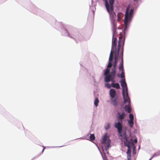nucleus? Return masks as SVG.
Listing matches in <instances>:
<instances>
[{
  "label": "nucleus",
  "instance_id": "f257e3e1",
  "mask_svg": "<svg viewBox=\"0 0 160 160\" xmlns=\"http://www.w3.org/2000/svg\"><path fill=\"white\" fill-rule=\"evenodd\" d=\"M119 55L117 53H115L114 62L113 63V67L112 69V71L109 74L108 76L105 77L104 81L105 82H109L110 81L114 82L115 78L116 73V67L117 64V60L118 58Z\"/></svg>",
  "mask_w": 160,
  "mask_h": 160
},
{
  "label": "nucleus",
  "instance_id": "f03ea898",
  "mask_svg": "<svg viewBox=\"0 0 160 160\" xmlns=\"http://www.w3.org/2000/svg\"><path fill=\"white\" fill-rule=\"evenodd\" d=\"M117 38L115 37L113 38L112 41V50L115 53H117L118 55H119L120 52V48L121 44L124 45V42L122 40V37L120 36L119 38V40L118 45V48L117 49L116 46L117 44Z\"/></svg>",
  "mask_w": 160,
  "mask_h": 160
},
{
  "label": "nucleus",
  "instance_id": "7ed1b4c3",
  "mask_svg": "<svg viewBox=\"0 0 160 160\" xmlns=\"http://www.w3.org/2000/svg\"><path fill=\"white\" fill-rule=\"evenodd\" d=\"M120 82L122 89V94L124 99V102L125 103L128 102L130 104V99L128 95V88L125 79L121 80Z\"/></svg>",
  "mask_w": 160,
  "mask_h": 160
},
{
  "label": "nucleus",
  "instance_id": "20e7f679",
  "mask_svg": "<svg viewBox=\"0 0 160 160\" xmlns=\"http://www.w3.org/2000/svg\"><path fill=\"white\" fill-rule=\"evenodd\" d=\"M130 7L128 6L126 8L125 15L124 23L126 26L128 22L130 21L133 16V10L131 9L129 11Z\"/></svg>",
  "mask_w": 160,
  "mask_h": 160
},
{
  "label": "nucleus",
  "instance_id": "39448f33",
  "mask_svg": "<svg viewBox=\"0 0 160 160\" xmlns=\"http://www.w3.org/2000/svg\"><path fill=\"white\" fill-rule=\"evenodd\" d=\"M115 0H109V2L110 4L109 6L107 0H105V6L108 12H113V4Z\"/></svg>",
  "mask_w": 160,
  "mask_h": 160
},
{
  "label": "nucleus",
  "instance_id": "423d86ee",
  "mask_svg": "<svg viewBox=\"0 0 160 160\" xmlns=\"http://www.w3.org/2000/svg\"><path fill=\"white\" fill-rule=\"evenodd\" d=\"M114 127L118 129V133L119 136L121 137H122L121 133L122 130V125L121 122H116L114 124Z\"/></svg>",
  "mask_w": 160,
  "mask_h": 160
},
{
  "label": "nucleus",
  "instance_id": "0eeeda50",
  "mask_svg": "<svg viewBox=\"0 0 160 160\" xmlns=\"http://www.w3.org/2000/svg\"><path fill=\"white\" fill-rule=\"evenodd\" d=\"M123 49L121 50V54H122V57L121 58V61L119 64L118 68L119 70L122 71H124V67H123Z\"/></svg>",
  "mask_w": 160,
  "mask_h": 160
},
{
  "label": "nucleus",
  "instance_id": "6e6552de",
  "mask_svg": "<svg viewBox=\"0 0 160 160\" xmlns=\"http://www.w3.org/2000/svg\"><path fill=\"white\" fill-rule=\"evenodd\" d=\"M112 65V62H109L108 63L107 66V68L105 71L104 74V75L105 76V77H107V76H109V74H108L109 72V69L111 67Z\"/></svg>",
  "mask_w": 160,
  "mask_h": 160
},
{
  "label": "nucleus",
  "instance_id": "1a4fd4ad",
  "mask_svg": "<svg viewBox=\"0 0 160 160\" xmlns=\"http://www.w3.org/2000/svg\"><path fill=\"white\" fill-rule=\"evenodd\" d=\"M124 137L123 139L125 140L124 142V145L126 146V145H127V144H132V142H130V141H128V138L126 132L124 133Z\"/></svg>",
  "mask_w": 160,
  "mask_h": 160
},
{
  "label": "nucleus",
  "instance_id": "9d476101",
  "mask_svg": "<svg viewBox=\"0 0 160 160\" xmlns=\"http://www.w3.org/2000/svg\"><path fill=\"white\" fill-rule=\"evenodd\" d=\"M116 94V92L114 89H111L110 90L109 94L111 98H114Z\"/></svg>",
  "mask_w": 160,
  "mask_h": 160
},
{
  "label": "nucleus",
  "instance_id": "9b49d317",
  "mask_svg": "<svg viewBox=\"0 0 160 160\" xmlns=\"http://www.w3.org/2000/svg\"><path fill=\"white\" fill-rule=\"evenodd\" d=\"M125 116L126 114L124 112H122L121 114H120L119 112H118V120H121V122H122V120L125 118Z\"/></svg>",
  "mask_w": 160,
  "mask_h": 160
},
{
  "label": "nucleus",
  "instance_id": "f8f14e48",
  "mask_svg": "<svg viewBox=\"0 0 160 160\" xmlns=\"http://www.w3.org/2000/svg\"><path fill=\"white\" fill-rule=\"evenodd\" d=\"M132 145V144H127L125 146L128 147V150L127 152V157L129 156L130 157H131V148L130 146Z\"/></svg>",
  "mask_w": 160,
  "mask_h": 160
},
{
  "label": "nucleus",
  "instance_id": "ddd939ff",
  "mask_svg": "<svg viewBox=\"0 0 160 160\" xmlns=\"http://www.w3.org/2000/svg\"><path fill=\"white\" fill-rule=\"evenodd\" d=\"M111 101L112 104L114 106H117L118 104V98H111Z\"/></svg>",
  "mask_w": 160,
  "mask_h": 160
},
{
  "label": "nucleus",
  "instance_id": "4468645a",
  "mask_svg": "<svg viewBox=\"0 0 160 160\" xmlns=\"http://www.w3.org/2000/svg\"><path fill=\"white\" fill-rule=\"evenodd\" d=\"M115 81H114V82ZM112 83H111L112 87L114 88H115L117 89H119L120 88V86L119 84L118 83H114L113 82H112Z\"/></svg>",
  "mask_w": 160,
  "mask_h": 160
},
{
  "label": "nucleus",
  "instance_id": "2eb2a0df",
  "mask_svg": "<svg viewBox=\"0 0 160 160\" xmlns=\"http://www.w3.org/2000/svg\"><path fill=\"white\" fill-rule=\"evenodd\" d=\"M118 19L117 20L118 21H120L122 19V18L123 17V14L121 12H119L118 15Z\"/></svg>",
  "mask_w": 160,
  "mask_h": 160
},
{
  "label": "nucleus",
  "instance_id": "dca6fc26",
  "mask_svg": "<svg viewBox=\"0 0 160 160\" xmlns=\"http://www.w3.org/2000/svg\"><path fill=\"white\" fill-rule=\"evenodd\" d=\"M107 135L106 134L104 135L103 136V140L102 141V143L103 144H106V143L107 142Z\"/></svg>",
  "mask_w": 160,
  "mask_h": 160
},
{
  "label": "nucleus",
  "instance_id": "f3484780",
  "mask_svg": "<svg viewBox=\"0 0 160 160\" xmlns=\"http://www.w3.org/2000/svg\"><path fill=\"white\" fill-rule=\"evenodd\" d=\"M125 111L128 113H130L131 112V109L129 105H126L125 107Z\"/></svg>",
  "mask_w": 160,
  "mask_h": 160
},
{
  "label": "nucleus",
  "instance_id": "a211bd4d",
  "mask_svg": "<svg viewBox=\"0 0 160 160\" xmlns=\"http://www.w3.org/2000/svg\"><path fill=\"white\" fill-rule=\"evenodd\" d=\"M113 52H114L112 50L110 55L109 62H112V60L113 58Z\"/></svg>",
  "mask_w": 160,
  "mask_h": 160
},
{
  "label": "nucleus",
  "instance_id": "6ab92c4d",
  "mask_svg": "<svg viewBox=\"0 0 160 160\" xmlns=\"http://www.w3.org/2000/svg\"><path fill=\"white\" fill-rule=\"evenodd\" d=\"M106 144V145L105 147V148L106 150H107L109 148L110 146V139H108V142Z\"/></svg>",
  "mask_w": 160,
  "mask_h": 160
},
{
  "label": "nucleus",
  "instance_id": "aec40b11",
  "mask_svg": "<svg viewBox=\"0 0 160 160\" xmlns=\"http://www.w3.org/2000/svg\"><path fill=\"white\" fill-rule=\"evenodd\" d=\"M99 103V100L98 98H96L94 101V104L96 107H97L98 106V103Z\"/></svg>",
  "mask_w": 160,
  "mask_h": 160
},
{
  "label": "nucleus",
  "instance_id": "412c9836",
  "mask_svg": "<svg viewBox=\"0 0 160 160\" xmlns=\"http://www.w3.org/2000/svg\"><path fill=\"white\" fill-rule=\"evenodd\" d=\"M89 139L91 141H92L95 140V137L94 134H90L89 136Z\"/></svg>",
  "mask_w": 160,
  "mask_h": 160
},
{
  "label": "nucleus",
  "instance_id": "4be33fe9",
  "mask_svg": "<svg viewBox=\"0 0 160 160\" xmlns=\"http://www.w3.org/2000/svg\"><path fill=\"white\" fill-rule=\"evenodd\" d=\"M133 121V120H130L128 121V124L131 128L133 127L134 124Z\"/></svg>",
  "mask_w": 160,
  "mask_h": 160
},
{
  "label": "nucleus",
  "instance_id": "5701e85b",
  "mask_svg": "<svg viewBox=\"0 0 160 160\" xmlns=\"http://www.w3.org/2000/svg\"><path fill=\"white\" fill-rule=\"evenodd\" d=\"M120 78H124V79L125 75H124V71L122 70V71H121V73L120 75Z\"/></svg>",
  "mask_w": 160,
  "mask_h": 160
},
{
  "label": "nucleus",
  "instance_id": "b1692460",
  "mask_svg": "<svg viewBox=\"0 0 160 160\" xmlns=\"http://www.w3.org/2000/svg\"><path fill=\"white\" fill-rule=\"evenodd\" d=\"M110 125L109 123H107L105 127V128L106 130H107L110 128Z\"/></svg>",
  "mask_w": 160,
  "mask_h": 160
},
{
  "label": "nucleus",
  "instance_id": "393cba45",
  "mask_svg": "<svg viewBox=\"0 0 160 160\" xmlns=\"http://www.w3.org/2000/svg\"><path fill=\"white\" fill-rule=\"evenodd\" d=\"M130 120H133V116L132 114H130L129 115Z\"/></svg>",
  "mask_w": 160,
  "mask_h": 160
},
{
  "label": "nucleus",
  "instance_id": "a878e982",
  "mask_svg": "<svg viewBox=\"0 0 160 160\" xmlns=\"http://www.w3.org/2000/svg\"><path fill=\"white\" fill-rule=\"evenodd\" d=\"M105 85V86L108 88H110L112 87L111 84L110 85V84L108 83H106Z\"/></svg>",
  "mask_w": 160,
  "mask_h": 160
},
{
  "label": "nucleus",
  "instance_id": "bb28decb",
  "mask_svg": "<svg viewBox=\"0 0 160 160\" xmlns=\"http://www.w3.org/2000/svg\"><path fill=\"white\" fill-rule=\"evenodd\" d=\"M43 149L42 150V153L43 152H44L45 148V147L44 146H43Z\"/></svg>",
  "mask_w": 160,
  "mask_h": 160
},
{
  "label": "nucleus",
  "instance_id": "cd10ccee",
  "mask_svg": "<svg viewBox=\"0 0 160 160\" xmlns=\"http://www.w3.org/2000/svg\"><path fill=\"white\" fill-rule=\"evenodd\" d=\"M128 160H131V157H127Z\"/></svg>",
  "mask_w": 160,
  "mask_h": 160
},
{
  "label": "nucleus",
  "instance_id": "c85d7f7f",
  "mask_svg": "<svg viewBox=\"0 0 160 160\" xmlns=\"http://www.w3.org/2000/svg\"><path fill=\"white\" fill-rule=\"evenodd\" d=\"M137 142H138V141H137V139H135L134 140V142L136 143H137Z\"/></svg>",
  "mask_w": 160,
  "mask_h": 160
},
{
  "label": "nucleus",
  "instance_id": "c756f323",
  "mask_svg": "<svg viewBox=\"0 0 160 160\" xmlns=\"http://www.w3.org/2000/svg\"><path fill=\"white\" fill-rule=\"evenodd\" d=\"M117 76L118 77H120V74L119 73H118L117 75Z\"/></svg>",
  "mask_w": 160,
  "mask_h": 160
},
{
  "label": "nucleus",
  "instance_id": "7c9ffc66",
  "mask_svg": "<svg viewBox=\"0 0 160 160\" xmlns=\"http://www.w3.org/2000/svg\"><path fill=\"white\" fill-rule=\"evenodd\" d=\"M130 141H132V138H131V139H130Z\"/></svg>",
  "mask_w": 160,
  "mask_h": 160
},
{
  "label": "nucleus",
  "instance_id": "2f4dec72",
  "mask_svg": "<svg viewBox=\"0 0 160 160\" xmlns=\"http://www.w3.org/2000/svg\"><path fill=\"white\" fill-rule=\"evenodd\" d=\"M137 0H134V2H136L137 1Z\"/></svg>",
  "mask_w": 160,
  "mask_h": 160
},
{
  "label": "nucleus",
  "instance_id": "473e14b6",
  "mask_svg": "<svg viewBox=\"0 0 160 160\" xmlns=\"http://www.w3.org/2000/svg\"><path fill=\"white\" fill-rule=\"evenodd\" d=\"M113 13H114V14L115 15V12H113Z\"/></svg>",
  "mask_w": 160,
  "mask_h": 160
}]
</instances>
